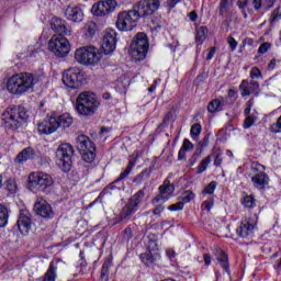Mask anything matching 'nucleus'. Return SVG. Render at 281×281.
<instances>
[{"label": "nucleus", "instance_id": "obj_45", "mask_svg": "<svg viewBox=\"0 0 281 281\" xmlns=\"http://www.w3.org/2000/svg\"><path fill=\"white\" fill-rule=\"evenodd\" d=\"M250 78L251 80H256V78H262V72L260 71V68L258 67L251 68Z\"/></svg>", "mask_w": 281, "mask_h": 281}, {"label": "nucleus", "instance_id": "obj_37", "mask_svg": "<svg viewBox=\"0 0 281 281\" xmlns=\"http://www.w3.org/2000/svg\"><path fill=\"white\" fill-rule=\"evenodd\" d=\"M234 3V0H220V15L225 16L227 12L229 11V5Z\"/></svg>", "mask_w": 281, "mask_h": 281}, {"label": "nucleus", "instance_id": "obj_24", "mask_svg": "<svg viewBox=\"0 0 281 281\" xmlns=\"http://www.w3.org/2000/svg\"><path fill=\"white\" fill-rule=\"evenodd\" d=\"M65 16L68 21H72L74 23H82L85 19V12L79 7H68L65 10Z\"/></svg>", "mask_w": 281, "mask_h": 281}, {"label": "nucleus", "instance_id": "obj_8", "mask_svg": "<svg viewBox=\"0 0 281 281\" xmlns=\"http://www.w3.org/2000/svg\"><path fill=\"white\" fill-rule=\"evenodd\" d=\"M77 149L86 164H93L98 155L95 143L87 135H79L76 138Z\"/></svg>", "mask_w": 281, "mask_h": 281}, {"label": "nucleus", "instance_id": "obj_59", "mask_svg": "<svg viewBox=\"0 0 281 281\" xmlns=\"http://www.w3.org/2000/svg\"><path fill=\"white\" fill-rule=\"evenodd\" d=\"M177 3H181V0H167V5L170 9L176 8Z\"/></svg>", "mask_w": 281, "mask_h": 281}, {"label": "nucleus", "instance_id": "obj_23", "mask_svg": "<svg viewBox=\"0 0 281 281\" xmlns=\"http://www.w3.org/2000/svg\"><path fill=\"white\" fill-rule=\"evenodd\" d=\"M255 229L256 225H254L249 220L244 218L241 220L239 227H237L236 234L239 236V238H251Z\"/></svg>", "mask_w": 281, "mask_h": 281}, {"label": "nucleus", "instance_id": "obj_42", "mask_svg": "<svg viewBox=\"0 0 281 281\" xmlns=\"http://www.w3.org/2000/svg\"><path fill=\"white\" fill-rule=\"evenodd\" d=\"M194 192L188 190V191H184L182 194H181V201L184 205V203H190V201H192L194 199Z\"/></svg>", "mask_w": 281, "mask_h": 281}, {"label": "nucleus", "instance_id": "obj_61", "mask_svg": "<svg viewBox=\"0 0 281 281\" xmlns=\"http://www.w3.org/2000/svg\"><path fill=\"white\" fill-rule=\"evenodd\" d=\"M186 153H187L186 149L180 148V150H179V153H178V159H179V161L186 159Z\"/></svg>", "mask_w": 281, "mask_h": 281}, {"label": "nucleus", "instance_id": "obj_48", "mask_svg": "<svg viewBox=\"0 0 281 281\" xmlns=\"http://www.w3.org/2000/svg\"><path fill=\"white\" fill-rule=\"evenodd\" d=\"M227 43L231 47V52H236V48L238 47V42L233 36L227 37Z\"/></svg>", "mask_w": 281, "mask_h": 281}, {"label": "nucleus", "instance_id": "obj_38", "mask_svg": "<svg viewBox=\"0 0 281 281\" xmlns=\"http://www.w3.org/2000/svg\"><path fill=\"white\" fill-rule=\"evenodd\" d=\"M8 225V207L0 204V227Z\"/></svg>", "mask_w": 281, "mask_h": 281}, {"label": "nucleus", "instance_id": "obj_9", "mask_svg": "<svg viewBox=\"0 0 281 281\" xmlns=\"http://www.w3.org/2000/svg\"><path fill=\"white\" fill-rule=\"evenodd\" d=\"M74 157V146L69 143L59 145L56 150V164L63 172L71 170V158Z\"/></svg>", "mask_w": 281, "mask_h": 281}, {"label": "nucleus", "instance_id": "obj_29", "mask_svg": "<svg viewBox=\"0 0 281 281\" xmlns=\"http://www.w3.org/2000/svg\"><path fill=\"white\" fill-rule=\"evenodd\" d=\"M58 261H52L48 270L44 276V281H56V271H58Z\"/></svg>", "mask_w": 281, "mask_h": 281}, {"label": "nucleus", "instance_id": "obj_3", "mask_svg": "<svg viewBox=\"0 0 281 281\" xmlns=\"http://www.w3.org/2000/svg\"><path fill=\"white\" fill-rule=\"evenodd\" d=\"M27 117H30L27 110L21 105L8 108L2 114L5 128H10L11 131L21 128V125L27 122Z\"/></svg>", "mask_w": 281, "mask_h": 281}, {"label": "nucleus", "instance_id": "obj_15", "mask_svg": "<svg viewBox=\"0 0 281 281\" xmlns=\"http://www.w3.org/2000/svg\"><path fill=\"white\" fill-rule=\"evenodd\" d=\"M117 8V1L115 0H104L98 3H94L91 8V12L94 16H106V14H111L115 12Z\"/></svg>", "mask_w": 281, "mask_h": 281}, {"label": "nucleus", "instance_id": "obj_26", "mask_svg": "<svg viewBox=\"0 0 281 281\" xmlns=\"http://www.w3.org/2000/svg\"><path fill=\"white\" fill-rule=\"evenodd\" d=\"M225 104H227V100H225L224 98L214 99L209 102L207 111L209 113H218L223 111V106H225Z\"/></svg>", "mask_w": 281, "mask_h": 281}, {"label": "nucleus", "instance_id": "obj_22", "mask_svg": "<svg viewBox=\"0 0 281 281\" xmlns=\"http://www.w3.org/2000/svg\"><path fill=\"white\" fill-rule=\"evenodd\" d=\"M34 212L42 218H54V209L45 200H40L35 203Z\"/></svg>", "mask_w": 281, "mask_h": 281}, {"label": "nucleus", "instance_id": "obj_11", "mask_svg": "<svg viewBox=\"0 0 281 281\" xmlns=\"http://www.w3.org/2000/svg\"><path fill=\"white\" fill-rule=\"evenodd\" d=\"M144 196H146V192H144V189H140L138 192H136L130 200L128 203L122 209L116 223H122L123 221H126V218H131L137 210H139V204L142 201H144Z\"/></svg>", "mask_w": 281, "mask_h": 281}, {"label": "nucleus", "instance_id": "obj_28", "mask_svg": "<svg viewBox=\"0 0 281 281\" xmlns=\"http://www.w3.org/2000/svg\"><path fill=\"white\" fill-rule=\"evenodd\" d=\"M34 155V149L32 147H26L15 157V164H25V161L32 159Z\"/></svg>", "mask_w": 281, "mask_h": 281}, {"label": "nucleus", "instance_id": "obj_12", "mask_svg": "<svg viewBox=\"0 0 281 281\" xmlns=\"http://www.w3.org/2000/svg\"><path fill=\"white\" fill-rule=\"evenodd\" d=\"M48 49L57 56V58H65L69 56L70 45L69 41L61 35H53L48 42Z\"/></svg>", "mask_w": 281, "mask_h": 281}, {"label": "nucleus", "instance_id": "obj_60", "mask_svg": "<svg viewBox=\"0 0 281 281\" xmlns=\"http://www.w3.org/2000/svg\"><path fill=\"white\" fill-rule=\"evenodd\" d=\"M207 144H210V136H204V138L200 142V146L201 148H205V146H207Z\"/></svg>", "mask_w": 281, "mask_h": 281}, {"label": "nucleus", "instance_id": "obj_27", "mask_svg": "<svg viewBox=\"0 0 281 281\" xmlns=\"http://www.w3.org/2000/svg\"><path fill=\"white\" fill-rule=\"evenodd\" d=\"M57 128H69L74 124V116L69 113H64L56 117Z\"/></svg>", "mask_w": 281, "mask_h": 281}, {"label": "nucleus", "instance_id": "obj_30", "mask_svg": "<svg viewBox=\"0 0 281 281\" xmlns=\"http://www.w3.org/2000/svg\"><path fill=\"white\" fill-rule=\"evenodd\" d=\"M205 38H207V26H199L195 30V43L203 45Z\"/></svg>", "mask_w": 281, "mask_h": 281}, {"label": "nucleus", "instance_id": "obj_62", "mask_svg": "<svg viewBox=\"0 0 281 281\" xmlns=\"http://www.w3.org/2000/svg\"><path fill=\"white\" fill-rule=\"evenodd\" d=\"M190 21L194 22L199 19V14H196V11H192L189 13Z\"/></svg>", "mask_w": 281, "mask_h": 281}, {"label": "nucleus", "instance_id": "obj_1", "mask_svg": "<svg viewBox=\"0 0 281 281\" xmlns=\"http://www.w3.org/2000/svg\"><path fill=\"white\" fill-rule=\"evenodd\" d=\"M36 82V77L31 72H19L8 79L7 90L11 95L21 98V95H25V93H32Z\"/></svg>", "mask_w": 281, "mask_h": 281}, {"label": "nucleus", "instance_id": "obj_55", "mask_svg": "<svg viewBox=\"0 0 281 281\" xmlns=\"http://www.w3.org/2000/svg\"><path fill=\"white\" fill-rule=\"evenodd\" d=\"M223 164V157L221 154H217L214 159V166L215 168H221V165Z\"/></svg>", "mask_w": 281, "mask_h": 281}, {"label": "nucleus", "instance_id": "obj_18", "mask_svg": "<svg viewBox=\"0 0 281 281\" xmlns=\"http://www.w3.org/2000/svg\"><path fill=\"white\" fill-rule=\"evenodd\" d=\"M50 30L58 36H71V26L61 18L54 16L50 20Z\"/></svg>", "mask_w": 281, "mask_h": 281}, {"label": "nucleus", "instance_id": "obj_51", "mask_svg": "<svg viewBox=\"0 0 281 281\" xmlns=\"http://www.w3.org/2000/svg\"><path fill=\"white\" fill-rule=\"evenodd\" d=\"M249 3H251V0H238L237 5L240 10H248Z\"/></svg>", "mask_w": 281, "mask_h": 281}, {"label": "nucleus", "instance_id": "obj_19", "mask_svg": "<svg viewBox=\"0 0 281 281\" xmlns=\"http://www.w3.org/2000/svg\"><path fill=\"white\" fill-rule=\"evenodd\" d=\"M16 227L21 234H27L32 229V213L27 209L20 211Z\"/></svg>", "mask_w": 281, "mask_h": 281}, {"label": "nucleus", "instance_id": "obj_34", "mask_svg": "<svg viewBox=\"0 0 281 281\" xmlns=\"http://www.w3.org/2000/svg\"><path fill=\"white\" fill-rule=\"evenodd\" d=\"M112 262L111 259H106L103 262V266L101 268V280L102 281H109V271L111 270Z\"/></svg>", "mask_w": 281, "mask_h": 281}, {"label": "nucleus", "instance_id": "obj_31", "mask_svg": "<svg viewBox=\"0 0 281 281\" xmlns=\"http://www.w3.org/2000/svg\"><path fill=\"white\" fill-rule=\"evenodd\" d=\"M136 164H137V158L131 159L124 172H122L120 177L115 180V183H119V181H123V179H126V177L131 175L133 168H135Z\"/></svg>", "mask_w": 281, "mask_h": 281}, {"label": "nucleus", "instance_id": "obj_4", "mask_svg": "<svg viewBox=\"0 0 281 281\" xmlns=\"http://www.w3.org/2000/svg\"><path fill=\"white\" fill-rule=\"evenodd\" d=\"M267 167L260 162H251L249 171L246 173V177L250 179L252 188L255 190L265 191L269 188V183H271V179L269 175L265 172Z\"/></svg>", "mask_w": 281, "mask_h": 281}, {"label": "nucleus", "instance_id": "obj_56", "mask_svg": "<svg viewBox=\"0 0 281 281\" xmlns=\"http://www.w3.org/2000/svg\"><path fill=\"white\" fill-rule=\"evenodd\" d=\"M87 32L90 36H93V34H95V23L91 22L88 24Z\"/></svg>", "mask_w": 281, "mask_h": 281}, {"label": "nucleus", "instance_id": "obj_44", "mask_svg": "<svg viewBox=\"0 0 281 281\" xmlns=\"http://www.w3.org/2000/svg\"><path fill=\"white\" fill-rule=\"evenodd\" d=\"M7 190L13 193L16 192L18 187H16V181L14 179H9L7 181Z\"/></svg>", "mask_w": 281, "mask_h": 281}, {"label": "nucleus", "instance_id": "obj_33", "mask_svg": "<svg viewBox=\"0 0 281 281\" xmlns=\"http://www.w3.org/2000/svg\"><path fill=\"white\" fill-rule=\"evenodd\" d=\"M150 177V169H143V172L138 173L134 179L133 183H136V186H142L146 179H149Z\"/></svg>", "mask_w": 281, "mask_h": 281}, {"label": "nucleus", "instance_id": "obj_53", "mask_svg": "<svg viewBox=\"0 0 281 281\" xmlns=\"http://www.w3.org/2000/svg\"><path fill=\"white\" fill-rule=\"evenodd\" d=\"M123 237L125 240H131V238H133V229L131 227H126L123 231Z\"/></svg>", "mask_w": 281, "mask_h": 281}, {"label": "nucleus", "instance_id": "obj_41", "mask_svg": "<svg viewBox=\"0 0 281 281\" xmlns=\"http://www.w3.org/2000/svg\"><path fill=\"white\" fill-rule=\"evenodd\" d=\"M269 131L270 133H274V135L281 133V115L278 117L276 123L270 125Z\"/></svg>", "mask_w": 281, "mask_h": 281}, {"label": "nucleus", "instance_id": "obj_39", "mask_svg": "<svg viewBox=\"0 0 281 281\" xmlns=\"http://www.w3.org/2000/svg\"><path fill=\"white\" fill-rule=\"evenodd\" d=\"M280 21H281L280 8H277L271 13L270 27H273V25H276V23H280Z\"/></svg>", "mask_w": 281, "mask_h": 281}, {"label": "nucleus", "instance_id": "obj_57", "mask_svg": "<svg viewBox=\"0 0 281 281\" xmlns=\"http://www.w3.org/2000/svg\"><path fill=\"white\" fill-rule=\"evenodd\" d=\"M255 8V10H260L262 8V0H251L250 1Z\"/></svg>", "mask_w": 281, "mask_h": 281}, {"label": "nucleus", "instance_id": "obj_20", "mask_svg": "<svg viewBox=\"0 0 281 281\" xmlns=\"http://www.w3.org/2000/svg\"><path fill=\"white\" fill-rule=\"evenodd\" d=\"M58 131V121L56 116H48L37 124V133L40 135H52Z\"/></svg>", "mask_w": 281, "mask_h": 281}, {"label": "nucleus", "instance_id": "obj_49", "mask_svg": "<svg viewBox=\"0 0 281 281\" xmlns=\"http://www.w3.org/2000/svg\"><path fill=\"white\" fill-rule=\"evenodd\" d=\"M214 207V200H206L202 203V210H206V212H210Z\"/></svg>", "mask_w": 281, "mask_h": 281}, {"label": "nucleus", "instance_id": "obj_43", "mask_svg": "<svg viewBox=\"0 0 281 281\" xmlns=\"http://www.w3.org/2000/svg\"><path fill=\"white\" fill-rule=\"evenodd\" d=\"M217 182L211 181L206 187H204L202 194H214V190H216Z\"/></svg>", "mask_w": 281, "mask_h": 281}, {"label": "nucleus", "instance_id": "obj_50", "mask_svg": "<svg viewBox=\"0 0 281 281\" xmlns=\"http://www.w3.org/2000/svg\"><path fill=\"white\" fill-rule=\"evenodd\" d=\"M271 49V44L269 43H263L259 46L258 48V54H267Z\"/></svg>", "mask_w": 281, "mask_h": 281}, {"label": "nucleus", "instance_id": "obj_7", "mask_svg": "<svg viewBox=\"0 0 281 281\" xmlns=\"http://www.w3.org/2000/svg\"><path fill=\"white\" fill-rule=\"evenodd\" d=\"M142 18L143 15L139 13L138 9L134 8L128 11H123L117 15L116 27L121 32H132V30L137 27Z\"/></svg>", "mask_w": 281, "mask_h": 281}, {"label": "nucleus", "instance_id": "obj_32", "mask_svg": "<svg viewBox=\"0 0 281 281\" xmlns=\"http://www.w3.org/2000/svg\"><path fill=\"white\" fill-rule=\"evenodd\" d=\"M241 204L246 210H254V207H256V198L254 195L245 194L241 199Z\"/></svg>", "mask_w": 281, "mask_h": 281}, {"label": "nucleus", "instance_id": "obj_52", "mask_svg": "<svg viewBox=\"0 0 281 281\" xmlns=\"http://www.w3.org/2000/svg\"><path fill=\"white\" fill-rule=\"evenodd\" d=\"M165 207L162 204L157 203L155 210L151 211V214H154V216H161V212H164Z\"/></svg>", "mask_w": 281, "mask_h": 281}, {"label": "nucleus", "instance_id": "obj_14", "mask_svg": "<svg viewBox=\"0 0 281 281\" xmlns=\"http://www.w3.org/2000/svg\"><path fill=\"white\" fill-rule=\"evenodd\" d=\"M134 8L138 10L143 19H146V16H153L161 8V0H140L134 4Z\"/></svg>", "mask_w": 281, "mask_h": 281}, {"label": "nucleus", "instance_id": "obj_10", "mask_svg": "<svg viewBox=\"0 0 281 281\" xmlns=\"http://www.w3.org/2000/svg\"><path fill=\"white\" fill-rule=\"evenodd\" d=\"M148 36H146L145 33L136 34L131 44L132 58H134L136 63H142V60L146 58V54H148Z\"/></svg>", "mask_w": 281, "mask_h": 281}, {"label": "nucleus", "instance_id": "obj_40", "mask_svg": "<svg viewBox=\"0 0 281 281\" xmlns=\"http://www.w3.org/2000/svg\"><path fill=\"white\" fill-rule=\"evenodd\" d=\"M201 131H203V127L201 126V123H195L191 126V137L193 139H199V136L201 135Z\"/></svg>", "mask_w": 281, "mask_h": 281}, {"label": "nucleus", "instance_id": "obj_21", "mask_svg": "<svg viewBox=\"0 0 281 281\" xmlns=\"http://www.w3.org/2000/svg\"><path fill=\"white\" fill-rule=\"evenodd\" d=\"M239 91L241 98H247L248 95H251V93L255 98H258V95H260V83L255 80H243L239 85Z\"/></svg>", "mask_w": 281, "mask_h": 281}, {"label": "nucleus", "instance_id": "obj_58", "mask_svg": "<svg viewBox=\"0 0 281 281\" xmlns=\"http://www.w3.org/2000/svg\"><path fill=\"white\" fill-rule=\"evenodd\" d=\"M203 258L205 266L210 267L212 265V256H210V254H204Z\"/></svg>", "mask_w": 281, "mask_h": 281}, {"label": "nucleus", "instance_id": "obj_16", "mask_svg": "<svg viewBox=\"0 0 281 281\" xmlns=\"http://www.w3.org/2000/svg\"><path fill=\"white\" fill-rule=\"evenodd\" d=\"M117 45V33L113 29H108L103 35L101 48L103 53L109 56L115 52Z\"/></svg>", "mask_w": 281, "mask_h": 281}, {"label": "nucleus", "instance_id": "obj_13", "mask_svg": "<svg viewBox=\"0 0 281 281\" xmlns=\"http://www.w3.org/2000/svg\"><path fill=\"white\" fill-rule=\"evenodd\" d=\"M63 82L69 89H78L85 82V75L80 68H70L64 71Z\"/></svg>", "mask_w": 281, "mask_h": 281}, {"label": "nucleus", "instance_id": "obj_25", "mask_svg": "<svg viewBox=\"0 0 281 281\" xmlns=\"http://www.w3.org/2000/svg\"><path fill=\"white\" fill-rule=\"evenodd\" d=\"M218 265H221L222 269H224L225 272L229 274V257L227 256V252H225L223 249L216 247L213 251Z\"/></svg>", "mask_w": 281, "mask_h": 281}, {"label": "nucleus", "instance_id": "obj_2", "mask_svg": "<svg viewBox=\"0 0 281 281\" xmlns=\"http://www.w3.org/2000/svg\"><path fill=\"white\" fill-rule=\"evenodd\" d=\"M100 109V100L98 95L91 91H83L79 93L76 100V111L82 117H91L95 115Z\"/></svg>", "mask_w": 281, "mask_h": 281}, {"label": "nucleus", "instance_id": "obj_46", "mask_svg": "<svg viewBox=\"0 0 281 281\" xmlns=\"http://www.w3.org/2000/svg\"><path fill=\"white\" fill-rule=\"evenodd\" d=\"M183 206H184L183 202H178L176 204L169 205L168 210L170 212H181V210H183Z\"/></svg>", "mask_w": 281, "mask_h": 281}, {"label": "nucleus", "instance_id": "obj_35", "mask_svg": "<svg viewBox=\"0 0 281 281\" xmlns=\"http://www.w3.org/2000/svg\"><path fill=\"white\" fill-rule=\"evenodd\" d=\"M212 164V156H206L196 167V175H203L207 170V166Z\"/></svg>", "mask_w": 281, "mask_h": 281}, {"label": "nucleus", "instance_id": "obj_64", "mask_svg": "<svg viewBox=\"0 0 281 281\" xmlns=\"http://www.w3.org/2000/svg\"><path fill=\"white\" fill-rule=\"evenodd\" d=\"M236 93H238L236 90L229 89L228 90V98H236Z\"/></svg>", "mask_w": 281, "mask_h": 281}, {"label": "nucleus", "instance_id": "obj_5", "mask_svg": "<svg viewBox=\"0 0 281 281\" xmlns=\"http://www.w3.org/2000/svg\"><path fill=\"white\" fill-rule=\"evenodd\" d=\"M53 186L54 178L49 173L37 171L29 175L27 188L31 192H45L47 194Z\"/></svg>", "mask_w": 281, "mask_h": 281}, {"label": "nucleus", "instance_id": "obj_63", "mask_svg": "<svg viewBox=\"0 0 281 281\" xmlns=\"http://www.w3.org/2000/svg\"><path fill=\"white\" fill-rule=\"evenodd\" d=\"M276 69V59H271L268 65V71H273Z\"/></svg>", "mask_w": 281, "mask_h": 281}, {"label": "nucleus", "instance_id": "obj_36", "mask_svg": "<svg viewBox=\"0 0 281 281\" xmlns=\"http://www.w3.org/2000/svg\"><path fill=\"white\" fill-rule=\"evenodd\" d=\"M139 258L146 267H153L155 265V256L153 252H144L139 255Z\"/></svg>", "mask_w": 281, "mask_h": 281}, {"label": "nucleus", "instance_id": "obj_17", "mask_svg": "<svg viewBox=\"0 0 281 281\" xmlns=\"http://www.w3.org/2000/svg\"><path fill=\"white\" fill-rule=\"evenodd\" d=\"M175 194V184L170 181L165 180V182L159 187V194L151 201L153 205H164Z\"/></svg>", "mask_w": 281, "mask_h": 281}, {"label": "nucleus", "instance_id": "obj_47", "mask_svg": "<svg viewBox=\"0 0 281 281\" xmlns=\"http://www.w3.org/2000/svg\"><path fill=\"white\" fill-rule=\"evenodd\" d=\"M256 122V119L250 115V116H246L245 121H244V128H251V126H254Z\"/></svg>", "mask_w": 281, "mask_h": 281}, {"label": "nucleus", "instance_id": "obj_6", "mask_svg": "<svg viewBox=\"0 0 281 281\" xmlns=\"http://www.w3.org/2000/svg\"><path fill=\"white\" fill-rule=\"evenodd\" d=\"M75 59L79 65L95 67L102 60V52L95 46H83L76 49Z\"/></svg>", "mask_w": 281, "mask_h": 281}, {"label": "nucleus", "instance_id": "obj_54", "mask_svg": "<svg viewBox=\"0 0 281 281\" xmlns=\"http://www.w3.org/2000/svg\"><path fill=\"white\" fill-rule=\"evenodd\" d=\"M183 150H192V148H194V145H192V142H190V139L186 138L183 140L182 147Z\"/></svg>", "mask_w": 281, "mask_h": 281}]
</instances>
